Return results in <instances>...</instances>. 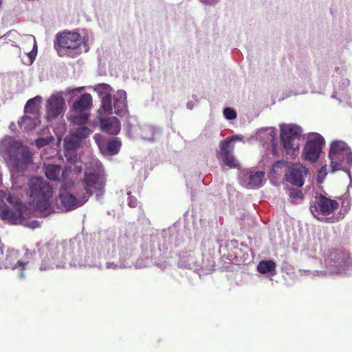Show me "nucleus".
<instances>
[{
	"label": "nucleus",
	"mask_w": 352,
	"mask_h": 352,
	"mask_svg": "<svg viewBox=\"0 0 352 352\" xmlns=\"http://www.w3.org/2000/svg\"><path fill=\"white\" fill-rule=\"evenodd\" d=\"M28 186L30 197L36 210L42 214L41 216L46 217L52 211V187L43 178L37 177L30 179Z\"/></svg>",
	"instance_id": "nucleus-1"
},
{
	"label": "nucleus",
	"mask_w": 352,
	"mask_h": 352,
	"mask_svg": "<svg viewBox=\"0 0 352 352\" xmlns=\"http://www.w3.org/2000/svg\"><path fill=\"white\" fill-rule=\"evenodd\" d=\"M9 162L17 171H23L32 164V153L20 141L10 140L7 147Z\"/></svg>",
	"instance_id": "nucleus-2"
},
{
	"label": "nucleus",
	"mask_w": 352,
	"mask_h": 352,
	"mask_svg": "<svg viewBox=\"0 0 352 352\" xmlns=\"http://www.w3.org/2000/svg\"><path fill=\"white\" fill-rule=\"evenodd\" d=\"M329 156L333 171L348 168L352 164V151L342 141L336 140L331 143Z\"/></svg>",
	"instance_id": "nucleus-3"
},
{
	"label": "nucleus",
	"mask_w": 352,
	"mask_h": 352,
	"mask_svg": "<svg viewBox=\"0 0 352 352\" xmlns=\"http://www.w3.org/2000/svg\"><path fill=\"white\" fill-rule=\"evenodd\" d=\"M92 106V97L90 94L85 93L74 102L69 120L76 125H82L86 124L89 118L88 111Z\"/></svg>",
	"instance_id": "nucleus-4"
},
{
	"label": "nucleus",
	"mask_w": 352,
	"mask_h": 352,
	"mask_svg": "<svg viewBox=\"0 0 352 352\" xmlns=\"http://www.w3.org/2000/svg\"><path fill=\"white\" fill-rule=\"evenodd\" d=\"M301 137L302 129L296 125L288 124L281 127V142L287 154H293L299 149Z\"/></svg>",
	"instance_id": "nucleus-5"
},
{
	"label": "nucleus",
	"mask_w": 352,
	"mask_h": 352,
	"mask_svg": "<svg viewBox=\"0 0 352 352\" xmlns=\"http://www.w3.org/2000/svg\"><path fill=\"white\" fill-rule=\"evenodd\" d=\"M105 184V179L101 174L94 171H86L84 178L82 179V184L85 190L82 193L83 196L82 202H87L94 191L102 195Z\"/></svg>",
	"instance_id": "nucleus-6"
},
{
	"label": "nucleus",
	"mask_w": 352,
	"mask_h": 352,
	"mask_svg": "<svg viewBox=\"0 0 352 352\" xmlns=\"http://www.w3.org/2000/svg\"><path fill=\"white\" fill-rule=\"evenodd\" d=\"M326 265L337 273H341L351 265L349 253L343 250H334L325 258Z\"/></svg>",
	"instance_id": "nucleus-7"
},
{
	"label": "nucleus",
	"mask_w": 352,
	"mask_h": 352,
	"mask_svg": "<svg viewBox=\"0 0 352 352\" xmlns=\"http://www.w3.org/2000/svg\"><path fill=\"white\" fill-rule=\"evenodd\" d=\"M232 141V139L230 138L221 140L216 155L221 166L236 168L239 166V163L233 155L234 146L231 144Z\"/></svg>",
	"instance_id": "nucleus-8"
},
{
	"label": "nucleus",
	"mask_w": 352,
	"mask_h": 352,
	"mask_svg": "<svg viewBox=\"0 0 352 352\" xmlns=\"http://www.w3.org/2000/svg\"><path fill=\"white\" fill-rule=\"evenodd\" d=\"M339 207V203L324 195H320L316 197L313 204L310 206V210L314 216L318 219L319 215L328 216L334 212Z\"/></svg>",
	"instance_id": "nucleus-9"
},
{
	"label": "nucleus",
	"mask_w": 352,
	"mask_h": 352,
	"mask_svg": "<svg viewBox=\"0 0 352 352\" xmlns=\"http://www.w3.org/2000/svg\"><path fill=\"white\" fill-rule=\"evenodd\" d=\"M83 196L77 192V196L61 188L58 196L56 198V204L62 211L68 212L82 206L86 202H82Z\"/></svg>",
	"instance_id": "nucleus-10"
},
{
	"label": "nucleus",
	"mask_w": 352,
	"mask_h": 352,
	"mask_svg": "<svg viewBox=\"0 0 352 352\" xmlns=\"http://www.w3.org/2000/svg\"><path fill=\"white\" fill-rule=\"evenodd\" d=\"M82 37L79 33L63 32L56 36L54 47L56 50H76L82 44Z\"/></svg>",
	"instance_id": "nucleus-11"
},
{
	"label": "nucleus",
	"mask_w": 352,
	"mask_h": 352,
	"mask_svg": "<svg viewBox=\"0 0 352 352\" xmlns=\"http://www.w3.org/2000/svg\"><path fill=\"white\" fill-rule=\"evenodd\" d=\"M324 144V138L319 134L309 138L302 151L303 158L310 162H315L319 158Z\"/></svg>",
	"instance_id": "nucleus-12"
},
{
	"label": "nucleus",
	"mask_w": 352,
	"mask_h": 352,
	"mask_svg": "<svg viewBox=\"0 0 352 352\" xmlns=\"http://www.w3.org/2000/svg\"><path fill=\"white\" fill-rule=\"evenodd\" d=\"M65 102L63 92L52 94L47 101L46 116L48 120H54L63 113Z\"/></svg>",
	"instance_id": "nucleus-13"
},
{
	"label": "nucleus",
	"mask_w": 352,
	"mask_h": 352,
	"mask_svg": "<svg viewBox=\"0 0 352 352\" xmlns=\"http://www.w3.org/2000/svg\"><path fill=\"white\" fill-rule=\"evenodd\" d=\"M307 171V168L300 164H292L285 175V179L294 186L301 187L304 185V177Z\"/></svg>",
	"instance_id": "nucleus-14"
},
{
	"label": "nucleus",
	"mask_w": 352,
	"mask_h": 352,
	"mask_svg": "<svg viewBox=\"0 0 352 352\" xmlns=\"http://www.w3.org/2000/svg\"><path fill=\"white\" fill-rule=\"evenodd\" d=\"M3 265L7 269L12 270L20 267L21 272H20L19 276L21 278H23L25 276L24 270H25L27 263L17 260V252L14 251H9L3 261Z\"/></svg>",
	"instance_id": "nucleus-15"
},
{
	"label": "nucleus",
	"mask_w": 352,
	"mask_h": 352,
	"mask_svg": "<svg viewBox=\"0 0 352 352\" xmlns=\"http://www.w3.org/2000/svg\"><path fill=\"white\" fill-rule=\"evenodd\" d=\"M101 130L111 135H117L120 131V122L116 117L102 119L100 121Z\"/></svg>",
	"instance_id": "nucleus-16"
},
{
	"label": "nucleus",
	"mask_w": 352,
	"mask_h": 352,
	"mask_svg": "<svg viewBox=\"0 0 352 352\" xmlns=\"http://www.w3.org/2000/svg\"><path fill=\"white\" fill-rule=\"evenodd\" d=\"M22 217V212L20 208H10L8 206H0V218L10 221H16Z\"/></svg>",
	"instance_id": "nucleus-17"
},
{
	"label": "nucleus",
	"mask_w": 352,
	"mask_h": 352,
	"mask_svg": "<svg viewBox=\"0 0 352 352\" xmlns=\"http://www.w3.org/2000/svg\"><path fill=\"white\" fill-rule=\"evenodd\" d=\"M126 93L118 92L114 97V109L115 113L120 116H123L126 113Z\"/></svg>",
	"instance_id": "nucleus-18"
},
{
	"label": "nucleus",
	"mask_w": 352,
	"mask_h": 352,
	"mask_svg": "<svg viewBox=\"0 0 352 352\" xmlns=\"http://www.w3.org/2000/svg\"><path fill=\"white\" fill-rule=\"evenodd\" d=\"M81 140L74 133L67 136L64 140L65 153V156L68 157V154L72 153L75 157V150L80 144Z\"/></svg>",
	"instance_id": "nucleus-19"
},
{
	"label": "nucleus",
	"mask_w": 352,
	"mask_h": 352,
	"mask_svg": "<svg viewBox=\"0 0 352 352\" xmlns=\"http://www.w3.org/2000/svg\"><path fill=\"white\" fill-rule=\"evenodd\" d=\"M41 102V97L39 96L30 99L25 106V113L38 116Z\"/></svg>",
	"instance_id": "nucleus-20"
},
{
	"label": "nucleus",
	"mask_w": 352,
	"mask_h": 352,
	"mask_svg": "<svg viewBox=\"0 0 352 352\" xmlns=\"http://www.w3.org/2000/svg\"><path fill=\"white\" fill-rule=\"evenodd\" d=\"M38 116H24L21 121H19L20 128L24 131H29L34 129L39 123Z\"/></svg>",
	"instance_id": "nucleus-21"
},
{
	"label": "nucleus",
	"mask_w": 352,
	"mask_h": 352,
	"mask_svg": "<svg viewBox=\"0 0 352 352\" xmlns=\"http://www.w3.org/2000/svg\"><path fill=\"white\" fill-rule=\"evenodd\" d=\"M45 176L52 181H60L61 167L56 164H47L44 167Z\"/></svg>",
	"instance_id": "nucleus-22"
},
{
	"label": "nucleus",
	"mask_w": 352,
	"mask_h": 352,
	"mask_svg": "<svg viewBox=\"0 0 352 352\" xmlns=\"http://www.w3.org/2000/svg\"><path fill=\"white\" fill-rule=\"evenodd\" d=\"M265 173L263 171H256L251 173L249 175L248 186L250 188H258L261 186L264 178Z\"/></svg>",
	"instance_id": "nucleus-23"
},
{
	"label": "nucleus",
	"mask_w": 352,
	"mask_h": 352,
	"mask_svg": "<svg viewBox=\"0 0 352 352\" xmlns=\"http://www.w3.org/2000/svg\"><path fill=\"white\" fill-rule=\"evenodd\" d=\"M276 265L273 261H261L258 266L257 270L261 274H266L276 270Z\"/></svg>",
	"instance_id": "nucleus-24"
},
{
	"label": "nucleus",
	"mask_w": 352,
	"mask_h": 352,
	"mask_svg": "<svg viewBox=\"0 0 352 352\" xmlns=\"http://www.w3.org/2000/svg\"><path fill=\"white\" fill-rule=\"evenodd\" d=\"M102 108L105 113H112V100L109 94H106L102 98Z\"/></svg>",
	"instance_id": "nucleus-25"
},
{
	"label": "nucleus",
	"mask_w": 352,
	"mask_h": 352,
	"mask_svg": "<svg viewBox=\"0 0 352 352\" xmlns=\"http://www.w3.org/2000/svg\"><path fill=\"white\" fill-rule=\"evenodd\" d=\"M120 146L121 143L117 140L110 141L107 144V151L111 155L117 154L120 149Z\"/></svg>",
	"instance_id": "nucleus-26"
},
{
	"label": "nucleus",
	"mask_w": 352,
	"mask_h": 352,
	"mask_svg": "<svg viewBox=\"0 0 352 352\" xmlns=\"http://www.w3.org/2000/svg\"><path fill=\"white\" fill-rule=\"evenodd\" d=\"M91 133L92 131L89 128L80 126L76 129L74 134L82 141L87 138Z\"/></svg>",
	"instance_id": "nucleus-27"
},
{
	"label": "nucleus",
	"mask_w": 352,
	"mask_h": 352,
	"mask_svg": "<svg viewBox=\"0 0 352 352\" xmlns=\"http://www.w3.org/2000/svg\"><path fill=\"white\" fill-rule=\"evenodd\" d=\"M156 130L153 126H146L142 129V135L144 139L148 140L150 141L155 140V135Z\"/></svg>",
	"instance_id": "nucleus-28"
},
{
	"label": "nucleus",
	"mask_w": 352,
	"mask_h": 352,
	"mask_svg": "<svg viewBox=\"0 0 352 352\" xmlns=\"http://www.w3.org/2000/svg\"><path fill=\"white\" fill-rule=\"evenodd\" d=\"M340 199H342L341 211L342 212L343 215H344L346 213H348V212L350 210L351 201V199H349L348 197L340 198Z\"/></svg>",
	"instance_id": "nucleus-29"
},
{
	"label": "nucleus",
	"mask_w": 352,
	"mask_h": 352,
	"mask_svg": "<svg viewBox=\"0 0 352 352\" xmlns=\"http://www.w3.org/2000/svg\"><path fill=\"white\" fill-rule=\"evenodd\" d=\"M289 195L293 199H302L303 194L301 190L296 188H291L289 190Z\"/></svg>",
	"instance_id": "nucleus-30"
},
{
	"label": "nucleus",
	"mask_w": 352,
	"mask_h": 352,
	"mask_svg": "<svg viewBox=\"0 0 352 352\" xmlns=\"http://www.w3.org/2000/svg\"><path fill=\"white\" fill-rule=\"evenodd\" d=\"M223 115L225 118L228 120H234L236 118V111L234 109L229 107H227L223 110Z\"/></svg>",
	"instance_id": "nucleus-31"
},
{
	"label": "nucleus",
	"mask_w": 352,
	"mask_h": 352,
	"mask_svg": "<svg viewBox=\"0 0 352 352\" xmlns=\"http://www.w3.org/2000/svg\"><path fill=\"white\" fill-rule=\"evenodd\" d=\"M6 199H7L8 202L9 204H10L11 205H13V206L19 205V199L14 195L9 194Z\"/></svg>",
	"instance_id": "nucleus-32"
},
{
	"label": "nucleus",
	"mask_w": 352,
	"mask_h": 352,
	"mask_svg": "<svg viewBox=\"0 0 352 352\" xmlns=\"http://www.w3.org/2000/svg\"><path fill=\"white\" fill-rule=\"evenodd\" d=\"M71 168L66 166L63 171L61 170V175H60V180H65L71 173Z\"/></svg>",
	"instance_id": "nucleus-33"
},
{
	"label": "nucleus",
	"mask_w": 352,
	"mask_h": 352,
	"mask_svg": "<svg viewBox=\"0 0 352 352\" xmlns=\"http://www.w3.org/2000/svg\"><path fill=\"white\" fill-rule=\"evenodd\" d=\"M129 206L131 208H135L137 206V200L135 197H129Z\"/></svg>",
	"instance_id": "nucleus-34"
},
{
	"label": "nucleus",
	"mask_w": 352,
	"mask_h": 352,
	"mask_svg": "<svg viewBox=\"0 0 352 352\" xmlns=\"http://www.w3.org/2000/svg\"><path fill=\"white\" fill-rule=\"evenodd\" d=\"M67 159V160L71 162V163H73L75 162V160H76V153H75V157H74V155H72L71 153L68 154V157H66Z\"/></svg>",
	"instance_id": "nucleus-35"
},
{
	"label": "nucleus",
	"mask_w": 352,
	"mask_h": 352,
	"mask_svg": "<svg viewBox=\"0 0 352 352\" xmlns=\"http://www.w3.org/2000/svg\"><path fill=\"white\" fill-rule=\"evenodd\" d=\"M7 193L5 190H0V200L4 201L5 199H7Z\"/></svg>",
	"instance_id": "nucleus-36"
},
{
	"label": "nucleus",
	"mask_w": 352,
	"mask_h": 352,
	"mask_svg": "<svg viewBox=\"0 0 352 352\" xmlns=\"http://www.w3.org/2000/svg\"><path fill=\"white\" fill-rule=\"evenodd\" d=\"M200 1L204 3L210 4V5L214 3L216 1V0H200Z\"/></svg>",
	"instance_id": "nucleus-37"
},
{
	"label": "nucleus",
	"mask_w": 352,
	"mask_h": 352,
	"mask_svg": "<svg viewBox=\"0 0 352 352\" xmlns=\"http://www.w3.org/2000/svg\"><path fill=\"white\" fill-rule=\"evenodd\" d=\"M50 267H47V266H45V265L42 264L40 267V269L41 270H48Z\"/></svg>",
	"instance_id": "nucleus-38"
},
{
	"label": "nucleus",
	"mask_w": 352,
	"mask_h": 352,
	"mask_svg": "<svg viewBox=\"0 0 352 352\" xmlns=\"http://www.w3.org/2000/svg\"><path fill=\"white\" fill-rule=\"evenodd\" d=\"M95 140L98 142V139L100 138V135L98 134H95L94 136Z\"/></svg>",
	"instance_id": "nucleus-39"
},
{
	"label": "nucleus",
	"mask_w": 352,
	"mask_h": 352,
	"mask_svg": "<svg viewBox=\"0 0 352 352\" xmlns=\"http://www.w3.org/2000/svg\"><path fill=\"white\" fill-rule=\"evenodd\" d=\"M14 124L12 123L10 127V128H11V127H12V128H14Z\"/></svg>",
	"instance_id": "nucleus-40"
},
{
	"label": "nucleus",
	"mask_w": 352,
	"mask_h": 352,
	"mask_svg": "<svg viewBox=\"0 0 352 352\" xmlns=\"http://www.w3.org/2000/svg\"><path fill=\"white\" fill-rule=\"evenodd\" d=\"M14 124L12 123L10 127V128H11V127H12V128H14Z\"/></svg>",
	"instance_id": "nucleus-41"
},
{
	"label": "nucleus",
	"mask_w": 352,
	"mask_h": 352,
	"mask_svg": "<svg viewBox=\"0 0 352 352\" xmlns=\"http://www.w3.org/2000/svg\"><path fill=\"white\" fill-rule=\"evenodd\" d=\"M2 3V0H0V5Z\"/></svg>",
	"instance_id": "nucleus-42"
}]
</instances>
